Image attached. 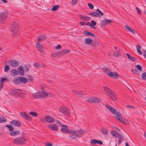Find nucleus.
Returning <instances> with one entry per match:
<instances>
[{
	"label": "nucleus",
	"instance_id": "nucleus-1",
	"mask_svg": "<svg viewBox=\"0 0 146 146\" xmlns=\"http://www.w3.org/2000/svg\"><path fill=\"white\" fill-rule=\"evenodd\" d=\"M70 132V138L74 139L76 137H79L81 136L84 133L83 130L80 129L77 131L72 130L69 131Z\"/></svg>",
	"mask_w": 146,
	"mask_h": 146
},
{
	"label": "nucleus",
	"instance_id": "nucleus-2",
	"mask_svg": "<svg viewBox=\"0 0 146 146\" xmlns=\"http://www.w3.org/2000/svg\"><path fill=\"white\" fill-rule=\"evenodd\" d=\"M27 141V139L23 137H17L13 140V143L17 145H21L25 144Z\"/></svg>",
	"mask_w": 146,
	"mask_h": 146
},
{
	"label": "nucleus",
	"instance_id": "nucleus-3",
	"mask_svg": "<svg viewBox=\"0 0 146 146\" xmlns=\"http://www.w3.org/2000/svg\"><path fill=\"white\" fill-rule=\"evenodd\" d=\"M105 72L110 77L112 78L116 79L118 78L119 75L116 72H112L110 70L106 67H104L103 68Z\"/></svg>",
	"mask_w": 146,
	"mask_h": 146
},
{
	"label": "nucleus",
	"instance_id": "nucleus-4",
	"mask_svg": "<svg viewBox=\"0 0 146 146\" xmlns=\"http://www.w3.org/2000/svg\"><path fill=\"white\" fill-rule=\"evenodd\" d=\"M49 94L44 91L41 92H37L33 94V97L35 99H38L40 98H43L47 96Z\"/></svg>",
	"mask_w": 146,
	"mask_h": 146
},
{
	"label": "nucleus",
	"instance_id": "nucleus-5",
	"mask_svg": "<svg viewBox=\"0 0 146 146\" xmlns=\"http://www.w3.org/2000/svg\"><path fill=\"white\" fill-rule=\"evenodd\" d=\"M8 15V13L6 11L0 13V23H3L6 20Z\"/></svg>",
	"mask_w": 146,
	"mask_h": 146
},
{
	"label": "nucleus",
	"instance_id": "nucleus-6",
	"mask_svg": "<svg viewBox=\"0 0 146 146\" xmlns=\"http://www.w3.org/2000/svg\"><path fill=\"white\" fill-rule=\"evenodd\" d=\"M19 26L18 24L16 22L13 23L10 27L11 31L13 34H17L18 31Z\"/></svg>",
	"mask_w": 146,
	"mask_h": 146
},
{
	"label": "nucleus",
	"instance_id": "nucleus-7",
	"mask_svg": "<svg viewBox=\"0 0 146 146\" xmlns=\"http://www.w3.org/2000/svg\"><path fill=\"white\" fill-rule=\"evenodd\" d=\"M96 11L97 12H92L90 13L89 14L92 17H101L104 15V13L99 9H97Z\"/></svg>",
	"mask_w": 146,
	"mask_h": 146
},
{
	"label": "nucleus",
	"instance_id": "nucleus-8",
	"mask_svg": "<svg viewBox=\"0 0 146 146\" xmlns=\"http://www.w3.org/2000/svg\"><path fill=\"white\" fill-rule=\"evenodd\" d=\"M115 117L117 119L123 124H125V122L127 121V120L122 117L119 112H118Z\"/></svg>",
	"mask_w": 146,
	"mask_h": 146
},
{
	"label": "nucleus",
	"instance_id": "nucleus-9",
	"mask_svg": "<svg viewBox=\"0 0 146 146\" xmlns=\"http://www.w3.org/2000/svg\"><path fill=\"white\" fill-rule=\"evenodd\" d=\"M36 49L40 52L43 53L44 52V50L45 49L44 48L42 44H40L39 42H37L36 44Z\"/></svg>",
	"mask_w": 146,
	"mask_h": 146
},
{
	"label": "nucleus",
	"instance_id": "nucleus-10",
	"mask_svg": "<svg viewBox=\"0 0 146 146\" xmlns=\"http://www.w3.org/2000/svg\"><path fill=\"white\" fill-rule=\"evenodd\" d=\"M9 64L11 66L15 68L19 66V62L15 60H11L9 61Z\"/></svg>",
	"mask_w": 146,
	"mask_h": 146
},
{
	"label": "nucleus",
	"instance_id": "nucleus-11",
	"mask_svg": "<svg viewBox=\"0 0 146 146\" xmlns=\"http://www.w3.org/2000/svg\"><path fill=\"white\" fill-rule=\"evenodd\" d=\"M112 22V20L109 19H104L102 20L100 23L101 26L104 27L106 25H108Z\"/></svg>",
	"mask_w": 146,
	"mask_h": 146
},
{
	"label": "nucleus",
	"instance_id": "nucleus-12",
	"mask_svg": "<svg viewBox=\"0 0 146 146\" xmlns=\"http://www.w3.org/2000/svg\"><path fill=\"white\" fill-rule=\"evenodd\" d=\"M105 106L113 114L116 115L117 114L118 112H117V111L115 109L107 104Z\"/></svg>",
	"mask_w": 146,
	"mask_h": 146
},
{
	"label": "nucleus",
	"instance_id": "nucleus-13",
	"mask_svg": "<svg viewBox=\"0 0 146 146\" xmlns=\"http://www.w3.org/2000/svg\"><path fill=\"white\" fill-rule=\"evenodd\" d=\"M61 127H62V128L61 129V131L62 132L70 133L69 131H71V130L68 129V127L66 125H61Z\"/></svg>",
	"mask_w": 146,
	"mask_h": 146
},
{
	"label": "nucleus",
	"instance_id": "nucleus-14",
	"mask_svg": "<svg viewBox=\"0 0 146 146\" xmlns=\"http://www.w3.org/2000/svg\"><path fill=\"white\" fill-rule=\"evenodd\" d=\"M59 111L62 113L68 114L69 113L70 110L64 107H62L59 108Z\"/></svg>",
	"mask_w": 146,
	"mask_h": 146
},
{
	"label": "nucleus",
	"instance_id": "nucleus-15",
	"mask_svg": "<svg viewBox=\"0 0 146 146\" xmlns=\"http://www.w3.org/2000/svg\"><path fill=\"white\" fill-rule=\"evenodd\" d=\"M44 119L47 122L50 123H53L54 121V118L49 115L46 116Z\"/></svg>",
	"mask_w": 146,
	"mask_h": 146
},
{
	"label": "nucleus",
	"instance_id": "nucleus-16",
	"mask_svg": "<svg viewBox=\"0 0 146 146\" xmlns=\"http://www.w3.org/2000/svg\"><path fill=\"white\" fill-rule=\"evenodd\" d=\"M10 123L12 125L18 127H20L21 125V124L20 122L17 120H13L11 121Z\"/></svg>",
	"mask_w": 146,
	"mask_h": 146
},
{
	"label": "nucleus",
	"instance_id": "nucleus-17",
	"mask_svg": "<svg viewBox=\"0 0 146 146\" xmlns=\"http://www.w3.org/2000/svg\"><path fill=\"white\" fill-rule=\"evenodd\" d=\"M48 127L49 129L52 131H57L58 130V127L56 124L49 125Z\"/></svg>",
	"mask_w": 146,
	"mask_h": 146
},
{
	"label": "nucleus",
	"instance_id": "nucleus-18",
	"mask_svg": "<svg viewBox=\"0 0 146 146\" xmlns=\"http://www.w3.org/2000/svg\"><path fill=\"white\" fill-rule=\"evenodd\" d=\"M20 115L27 120H30L31 119V118L25 112H21Z\"/></svg>",
	"mask_w": 146,
	"mask_h": 146
},
{
	"label": "nucleus",
	"instance_id": "nucleus-19",
	"mask_svg": "<svg viewBox=\"0 0 146 146\" xmlns=\"http://www.w3.org/2000/svg\"><path fill=\"white\" fill-rule=\"evenodd\" d=\"M18 72L19 74L21 76H23L24 75V70L23 68V66H20L18 68Z\"/></svg>",
	"mask_w": 146,
	"mask_h": 146
},
{
	"label": "nucleus",
	"instance_id": "nucleus-20",
	"mask_svg": "<svg viewBox=\"0 0 146 146\" xmlns=\"http://www.w3.org/2000/svg\"><path fill=\"white\" fill-rule=\"evenodd\" d=\"M19 79L20 81V82H21L25 84H26L28 81L27 79L24 77H19Z\"/></svg>",
	"mask_w": 146,
	"mask_h": 146
},
{
	"label": "nucleus",
	"instance_id": "nucleus-21",
	"mask_svg": "<svg viewBox=\"0 0 146 146\" xmlns=\"http://www.w3.org/2000/svg\"><path fill=\"white\" fill-rule=\"evenodd\" d=\"M79 17L80 19L84 21H89L90 19V18L86 15H80Z\"/></svg>",
	"mask_w": 146,
	"mask_h": 146
},
{
	"label": "nucleus",
	"instance_id": "nucleus-22",
	"mask_svg": "<svg viewBox=\"0 0 146 146\" xmlns=\"http://www.w3.org/2000/svg\"><path fill=\"white\" fill-rule=\"evenodd\" d=\"M70 50L68 49H67L66 50H61L59 52V53L62 55L63 56L68 53L70 52Z\"/></svg>",
	"mask_w": 146,
	"mask_h": 146
},
{
	"label": "nucleus",
	"instance_id": "nucleus-23",
	"mask_svg": "<svg viewBox=\"0 0 146 146\" xmlns=\"http://www.w3.org/2000/svg\"><path fill=\"white\" fill-rule=\"evenodd\" d=\"M38 42H42L46 38V37L44 35H41L38 36Z\"/></svg>",
	"mask_w": 146,
	"mask_h": 146
},
{
	"label": "nucleus",
	"instance_id": "nucleus-24",
	"mask_svg": "<svg viewBox=\"0 0 146 146\" xmlns=\"http://www.w3.org/2000/svg\"><path fill=\"white\" fill-rule=\"evenodd\" d=\"M83 34L86 35H89L92 36H95L94 35L88 31H84L83 32Z\"/></svg>",
	"mask_w": 146,
	"mask_h": 146
},
{
	"label": "nucleus",
	"instance_id": "nucleus-25",
	"mask_svg": "<svg viewBox=\"0 0 146 146\" xmlns=\"http://www.w3.org/2000/svg\"><path fill=\"white\" fill-rule=\"evenodd\" d=\"M20 133V132L19 131H12V132H11L9 134L12 136H15L19 134Z\"/></svg>",
	"mask_w": 146,
	"mask_h": 146
},
{
	"label": "nucleus",
	"instance_id": "nucleus-26",
	"mask_svg": "<svg viewBox=\"0 0 146 146\" xmlns=\"http://www.w3.org/2000/svg\"><path fill=\"white\" fill-rule=\"evenodd\" d=\"M104 89L105 92L109 94V95H111L113 92L111 90H110L106 87H104Z\"/></svg>",
	"mask_w": 146,
	"mask_h": 146
},
{
	"label": "nucleus",
	"instance_id": "nucleus-27",
	"mask_svg": "<svg viewBox=\"0 0 146 146\" xmlns=\"http://www.w3.org/2000/svg\"><path fill=\"white\" fill-rule=\"evenodd\" d=\"M92 42L93 40L92 39L89 38H86L85 40V42L87 44H90Z\"/></svg>",
	"mask_w": 146,
	"mask_h": 146
},
{
	"label": "nucleus",
	"instance_id": "nucleus-28",
	"mask_svg": "<svg viewBox=\"0 0 146 146\" xmlns=\"http://www.w3.org/2000/svg\"><path fill=\"white\" fill-rule=\"evenodd\" d=\"M10 74L12 76H15L18 74V72L15 69L12 70L11 71Z\"/></svg>",
	"mask_w": 146,
	"mask_h": 146
},
{
	"label": "nucleus",
	"instance_id": "nucleus-29",
	"mask_svg": "<svg viewBox=\"0 0 146 146\" xmlns=\"http://www.w3.org/2000/svg\"><path fill=\"white\" fill-rule=\"evenodd\" d=\"M121 53L120 51L118 50H116L114 53V55L115 56L118 57V56H120Z\"/></svg>",
	"mask_w": 146,
	"mask_h": 146
},
{
	"label": "nucleus",
	"instance_id": "nucleus-30",
	"mask_svg": "<svg viewBox=\"0 0 146 146\" xmlns=\"http://www.w3.org/2000/svg\"><path fill=\"white\" fill-rule=\"evenodd\" d=\"M15 96L20 95L21 94L22 91L20 89H16L15 90Z\"/></svg>",
	"mask_w": 146,
	"mask_h": 146
},
{
	"label": "nucleus",
	"instance_id": "nucleus-31",
	"mask_svg": "<svg viewBox=\"0 0 146 146\" xmlns=\"http://www.w3.org/2000/svg\"><path fill=\"white\" fill-rule=\"evenodd\" d=\"M126 55L127 57L129 59L134 61H135L136 60V59L135 58L131 56L130 55H129L128 53H126Z\"/></svg>",
	"mask_w": 146,
	"mask_h": 146
},
{
	"label": "nucleus",
	"instance_id": "nucleus-32",
	"mask_svg": "<svg viewBox=\"0 0 146 146\" xmlns=\"http://www.w3.org/2000/svg\"><path fill=\"white\" fill-rule=\"evenodd\" d=\"M101 131L104 135H106L108 133V130L106 129H101Z\"/></svg>",
	"mask_w": 146,
	"mask_h": 146
},
{
	"label": "nucleus",
	"instance_id": "nucleus-33",
	"mask_svg": "<svg viewBox=\"0 0 146 146\" xmlns=\"http://www.w3.org/2000/svg\"><path fill=\"white\" fill-rule=\"evenodd\" d=\"M12 82L15 84L19 85L20 84V81L19 80L16 78H15L12 80Z\"/></svg>",
	"mask_w": 146,
	"mask_h": 146
},
{
	"label": "nucleus",
	"instance_id": "nucleus-34",
	"mask_svg": "<svg viewBox=\"0 0 146 146\" xmlns=\"http://www.w3.org/2000/svg\"><path fill=\"white\" fill-rule=\"evenodd\" d=\"M94 102L99 103L101 102V100L98 98L94 97Z\"/></svg>",
	"mask_w": 146,
	"mask_h": 146
},
{
	"label": "nucleus",
	"instance_id": "nucleus-35",
	"mask_svg": "<svg viewBox=\"0 0 146 146\" xmlns=\"http://www.w3.org/2000/svg\"><path fill=\"white\" fill-rule=\"evenodd\" d=\"M5 127H8L10 131H12L14 129V127L11 125H5Z\"/></svg>",
	"mask_w": 146,
	"mask_h": 146
},
{
	"label": "nucleus",
	"instance_id": "nucleus-36",
	"mask_svg": "<svg viewBox=\"0 0 146 146\" xmlns=\"http://www.w3.org/2000/svg\"><path fill=\"white\" fill-rule=\"evenodd\" d=\"M29 114L31 115L32 116L34 117H37L38 116V113H36L33 111H31L29 113Z\"/></svg>",
	"mask_w": 146,
	"mask_h": 146
},
{
	"label": "nucleus",
	"instance_id": "nucleus-37",
	"mask_svg": "<svg viewBox=\"0 0 146 146\" xmlns=\"http://www.w3.org/2000/svg\"><path fill=\"white\" fill-rule=\"evenodd\" d=\"M109 97L113 100H115L116 99V97L115 96V95L114 94L112 93V94L111 95H108Z\"/></svg>",
	"mask_w": 146,
	"mask_h": 146
},
{
	"label": "nucleus",
	"instance_id": "nucleus-38",
	"mask_svg": "<svg viewBox=\"0 0 146 146\" xmlns=\"http://www.w3.org/2000/svg\"><path fill=\"white\" fill-rule=\"evenodd\" d=\"M28 81L30 82H32L34 80V79L33 78V77L31 76H28V78L27 79Z\"/></svg>",
	"mask_w": 146,
	"mask_h": 146
},
{
	"label": "nucleus",
	"instance_id": "nucleus-39",
	"mask_svg": "<svg viewBox=\"0 0 146 146\" xmlns=\"http://www.w3.org/2000/svg\"><path fill=\"white\" fill-rule=\"evenodd\" d=\"M75 92L77 96L79 97L81 96L83 94L81 91H76Z\"/></svg>",
	"mask_w": 146,
	"mask_h": 146
},
{
	"label": "nucleus",
	"instance_id": "nucleus-40",
	"mask_svg": "<svg viewBox=\"0 0 146 146\" xmlns=\"http://www.w3.org/2000/svg\"><path fill=\"white\" fill-rule=\"evenodd\" d=\"M9 66L8 65H6L4 68V70L5 72H8L9 70Z\"/></svg>",
	"mask_w": 146,
	"mask_h": 146
},
{
	"label": "nucleus",
	"instance_id": "nucleus-41",
	"mask_svg": "<svg viewBox=\"0 0 146 146\" xmlns=\"http://www.w3.org/2000/svg\"><path fill=\"white\" fill-rule=\"evenodd\" d=\"M9 92V94L11 96H15V90L13 91L11 90H10Z\"/></svg>",
	"mask_w": 146,
	"mask_h": 146
},
{
	"label": "nucleus",
	"instance_id": "nucleus-42",
	"mask_svg": "<svg viewBox=\"0 0 146 146\" xmlns=\"http://www.w3.org/2000/svg\"><path fill=\"white\" fill-rule=\"evenodd\" d=\"M0 123H3L6 122L7 121V119L5 118H4L3 117H1V118H0Z\"/></svg>",
	"mask_w": 146,
	"mask_h": 146
},
{
	"label": "nucleus",
	"instance_id": "nucleus-43",
	"mask_svg": "<svg viewBox=\"0 0 146 146\" xmlns=\"http://www.w3.org/2000/svg\"><path fill=\"white\" fill-rule=\"evenodd\" d=\"M123 136L122 135H121L120 133H118L117 132H116V133L115 134V136L114 137H115L117 138L118 137L119 138L120 137H121V136Z\"/></svg>",
	"mask_w": 146,
	"mask_h": 146
},
{
	"label": "nucleus",
	"instance_id": "nucleus-44",
	"mask_svg": "<svg viewBox=\"0 0 146 146\" xmlns=\"http://www.w3.org/2000/svg\"><path fill=\"white\" fill-rule=\"evenodd\" d=\"M141 78L143 80H146V72H144L142 74Z\"/></svg>",
	"mask_w": 146,
	"mask_h": 146
},
{
	"label": "nucleus",
	"instance_id": "nucleus-45",
	"mask_svg": "<svg viewBox=\"0 0 146 146\" xmlns=\"http://www.w3.org/2000/svg\"><path fill=\"white\" fill-rule=\"evenodd\" d=\"M88 102L90 103H93L94 102V97L90 98L87 99Z\"/></svg>",
	"mask_w": 146,
	"mask_h": 146
},
{
	"label": "nucleus",
	"instance_id": "nucleus-46",
	"mask_svg": "<svg viewBox=\"0 0 146 146\" xmlns=\"http://www.w3.org/2000/svg\"><path fill=\"white\" fill-rule=\"evenodd\" d=\"M123 138V136H121V137L119 138V140L118 141V145H119L121 144V142L122 141V140Z\"/></svg>",
	"mask_w": 146,
	"mask_h": 146
},
{
	"label": "nucleus",
	"instance_id": "nucleus-47",
	"mask_svg": "<svg viewBox=\"0 0 146 146\" xmlns=\"http://www.w3.org/2000/svg\"><path fill=\"white\" fill-rule=\"evenodd\" d=\"M136 67L137 68L140 72H141L142 70V68L141 66L139 65H137L136 66Z\"/></svg>",
	"mask_w": 146,
	"mask_h": 146
},
{
	"label": "nucleus",
	"instance_id": "nucleus-48",
	"mask_svg": "<svg viewBox=\"0 0 146 146\" xmlns=\"http://www.w3.org/2000/svg\"><path fill=\"white\" fill-rule=\"evenodd\" d=\"M59 7V6L58 5H56L54 6L52 8V10L54 11H56L57 10V9Z\"/></svg>",
	"mask_w": 146,
	"mask_h": 146
},
{
	"label": "nucleus",
	"instance_id": "nucleus-49",
	"mask_svg": "<svg viewBox=\"0 0 146 146\" xmlns=\"http://www.w3.org/2000/svg\"><path fill=\"white\" fill-rule=\"evenodd\" d=\"M96 25V23L95 21L93 20H92L91 21V27H92L93 26H95Z\"/></svg>",
	"mask_w": 146,
	"mask_h": 146
},
{
	"label": "nucleus",
	"instance_id": "nucleus-50",
	"mask_svg": "<svg viewBox=\"0 0 146 146\" xmlns=\"http://www.w3.org/2000/svg\"><path fill=\"white\" fill-rule=\"evenodd\" d=\"M90 142L93 144H95L97 143V140L95 139L91 140Z\"/></svg>",
	"mask_w": 146,
	"mask_h": 146
},
{
	"label": "nucleus",
	"instance_id": "nucleus-51",
	"mask_svg": "<svg viewBox=\"0 0 146 146\" xmlns=\"http://www.w3.org/2000/svg\"><path fill=\"white\" fill-rule=\"evenodd\" d=\"M7 80V79L6 78H2L1 80V83H3Z\"/></svg>",
	"mask_w": 146,
	"mask_h": 146
},
{
	"label": "nucleus",
	"instance_id": "nucleus-52",
	"mask_svg": "<svg viewBox=\"0 0 146 146\" xmlns=\"http://www.w3.org/2000/svg\"><path fill=\"white\" fill-rule=\"evenodd\" d=\"M88 5L90 9H93L94 8V6L92 4L90 3H88Z\"/></svg>",
	"mask_w": 146,
	"mask_h": 146
},
{
	"label": "nucleus",
	"instance_id": "nucleus-53",
	"mask_svg": "<svg viewBox=\"0 0 146 146\" xmlns=\"http://www.w3.org/2000/svg\"><path fill=\"white\" fill-rule=\"evenodd\" d=\"M78 0H72V5H74L76 3Z\"/></svg>",
	"mask_w": 146,
	"mask_h": 146
},
{
	"label": "nucleus",
	"instance_id": "nucleus-54",
	"mask_svg": "<svg viewBox=\"0 0 146 146\" xmlns=\"http://www.w3.org/2000/svg\"><path fill=\"white\" fill-rule=\"evenodd\" d=\"M125 28H126V29H127V30H128L131 32V31L132 29L130 27H129L128 26H125Z\"/></svg>",
	"mask_w": 146,
	"mask_h": 146
},
{
	"label": "nucleus",
	"instance_id": "nucleus-55",
	"mask_svg": "<svg viewBox=\"0 0 146 146\" xmlns=\"http://www.w3.org/2000/svg\"><path fill=\"white\" fill-rule=\"evenodd\" d=\"M45 66V65L44 64H39L38 65V68H39L40 67H41L42 68H43Z\"/></svg>",
	"mask_w": 146,
	"mask_h": 146
},
{
	"label": "nucleus",
	"instance_id": "nucleus-56",
	"mask_svg": "<svg viewBox=\"0 0 146 146\" xmlns=\"http://www.w3.org/2000/svg\"><path fill=\"white\" fill-rule=\"evenodd\" d=\"M115 133L116 132L114 131H111V134L113 137L115 136Z\"/></svg>",
	"mask_w": 146,
	"mask_h": 146
},
{
	"label": "nucleus",
	"instance_id": "nucleus-57",
	"mask_svg": "<svg viewBox=\"0 0 146 146\" xmlns=\"http://www.w3.org/2000/svg\"><path fill=\"white\" fill-rule=\"evenodd\" d=\"M97 143L100 145H102L103 144L102 142L100 140H97Z\"/></svg>",
	"mask_w": 146,
	"mask_h": 146
},
{
	"label": "nucleus",
	"instance_id": "nucleus-58",
	"mask_svg": "<svg viewBox=\"0 0 146 146\" xmlns=\"http://www.w3.org/2000/svg\"><path fill=\"white\" fill-rule=\"evenodd\" d=\"M136 9H137V13H138L139 14H140L141 13V11L138 7H136Z\"/></svg>",
	"mask_w": 146,
	"mask_h": 146
},
{
	"label": "nucleus",
	"instance_id": "nucleus-59",
	"mask_svg": "<svg viewBox=\"0 0 146 146\" xmlns=\"http://www.w3.org/2000/svg\"><path fill=\"white\" fill-rule=\"evenodd\" d=\"M79 24L82 26H85L86 25L84 21L80 22Z\"/></svg>",
	"mask_w": 146,
	"mask_h": 146
},
{
	"label": "nucleus",
	"instance_id": "nucleus-60",
	"mask_svg": "<svg viewBox=\"0 0 146 146\" xmlns=\"http://www.w3.org/2000/svg\"><path fill=\"white\" fill-rule=\"evenodd\" d=\"M25 70V71L27 72L29 70V68L27 66H25L24 67Z\"/></svg>",
	"mask_w": 146,
	"mask_h": 146
},
{
	"label": "nucleus",
	"instance_id": "nucleus-61",
	"mask_svg": "<svg viewBox=\"0 0 146 146\" xmlns=\"http://www.w3.org/2000/svg\"><path fill=\"white\" fill-rule=\"evenodd\" d=\"M141 47L139 45H137V51L138 50H141Z\"/></svg>",
	"mask_w": 146,
	"mask_h": 146
},
{
	"label": "nucleus",
	"instance_id": "nucleus-62",
	"mask_svg": "<svg viewBox=\"0 0 146 146\" xmlns=\"http://www.w3.org/2000/svg\"><path fill=\"white\" fill-rule=\"evenodd\" d=\"M3 83H1L0 86V91L1 90V89L3 88Z\"/></svg>",
	"mask_w": 146,
	"mask_h": 146
},
{
	"label": "nucleus",
	"instance_id": "nucleus-63",
	"mask_svg": "<svg viewBox=\"0 0 146 146\" xmlns=\"http://www.w3.org/2000/svg\"><path fill=\"white\" fill-rule=\"evenodd\" d=\"M52 144L51 143H47L46 144L45 146H52Z\"/></svg>",
	"mask_w": 146,
	"mask_h": 146
},
{
	"label": "nucleus",
	"instance_id": "nucleus-64",
	"mask_svg": "<svg viewBox=\"0 0 146 146\" xmlns=\"http://www.w3.org/2000/svg\"><path fill=\"white\" fill-rule=\"evenodd\" d=\"M61 46L59 44L57 46H56V48L59 49H60L61 48Z\"/></svg>",
	"mask_w": 146,
	"mask_h": 146
}]
</instances>
